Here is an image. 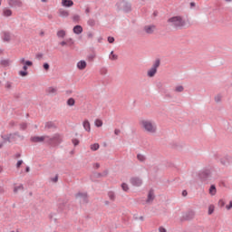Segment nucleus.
<instances>
[{"instance_id":"nucleus-1","label":"nucleus","mask_w":232,"mask_h":232,"mask_svg":"<svg viewBox=\"0 0 232 232\" xmlns=\"http://www.w3.org/2000/svg\"><path fill=\"white\" fill-rule=\"evenodd\" d=\"M140 126L148 134L155 135L158 132V125L153 120L143 119L140 121Z\"/></svg>"},{"instance_id":"nucleus-2","label":"nucleus","mask_w":232,"mask_h":232,"mask_svg":"<svg viewBox=\"0 0 232 232\" xmlns=\"http://www.w3.org/2000/svg\"><path fill=\"white\" fill-rule=\"evenodd\" d=\"M198 178L202 182L216 180V178L213 177V170L211 169H205L199 171Z\"/></svg>"},{"instance_id":"nucleus-3","label":"nucleus","mask_w":232,"mask_h":232,"mask_svg":"<svg viewBox=\"0 0 232 232\" xmlns=\"http://www.w3.org/2000/svg\"><path fill=\"white\" fill-rule=\"evenodd\" d=\"M168 23H170L171 26H174L175 28H182V26H186L187 24L186 20L180 15L169 18Z\"/></svg>"},{"instance_id":"nucleus-4","label":"nucleus","mask_w":232,"mask_h":232,"mask_svg":"<svg viewBox=\"0 0 232 232\" xmlns=\"http://www.w3.org/2000/svg\"><path fill=\"white\" fill-rule=\"evenodd\" d=\"M160 66V60H155L152 66L147 71V76L149 78H154L158 73V69Z\"/></svg>"},{"instance_id":"nucleus-5","label":"nucleus","mask_w":232,"mask_h":232,"mask_svg":"<svg viewBox=\"0 0 232 232\" xmlns=\"http://www.w3.org/2000/svg\"><path fill=\"white\" fill-rule=\"evenodd\" d=\"M47 143L53 146H57L62 142V136L60 134H54L53 136H48Z\"/></svg>"},{"instance_id":"nucleus-6","label":"nucleus","mask_w":232,"mask_h":232,"mask_svg":"<svg viewBox=\"0 0 232 232\" xmlns=\"http://www.w3.org/2000/svg\"><path fill=\"white\" fill-rule=\"evenodd\" d=\"M130 183L132 187L140 188L143 185V179L138 176L131 177L130 179Z\"/></svg>"},{"instance_id":"nucleus-7","label":"nucleus","mask_w":232,"mask_h":232,"mask_svg":"<svg viewBox=\"0 0 232 232\" xmlns=\"http://www.w3.org/2000/svg\"><path fill=\"white\" fill-rule=\"evenodd\" d=\"M219 162L224 167H229L232 165V156L225 155L219 159Z\"/></svg>"},{"instance_id":"nucleus-8","label":"nucleus","mask_w":232,"mask_h":232,"mask_svg":"<svg viewBox=\"0 0 232 232\" xmlns=\"http://www.w3.org/2000/svg\"><path fill=\"white\" fill-rule=\"evenodd\" d=\"M75 198L81 203V204H86L88 203V195L86 192H78L75 195Z\"/></svg>"},{"instance_id":"nucleus-9","label":"nucleus","mask_w":232,"mask_h":232,"mask_svg":"<svg viewBox=\"0 0 232 232\" xmlns=\"http://www.w3.org/2000/svg\"><path fill=\"white\" fill-rule=\"evenodd\" d=\"M20 135L18 132H15L14 134H8V135H3L2 139L4 142H13L15 140L16 138H19Z\"/></svg>"},{"instance_id":"nucleus-10","label":"nucleus","mask_w":232,"mask_h":232,"mask_svg":"<svg viewBox=\"0 0 232 232\" xmlns=\"http://www.w3.org/2000/svg\"><path fill=\"white\" fill-rule=\"evenodd\" d=\"M49 140V136H34L31 138V141L34 143L45 142Z\"/></svg>"},{"instance_id":"nucleus-11","label":"nucleus","mask_w":232,"mask_h":232,"mask_svg":"<svg viewBox=\"0 0 232 232\" xmlns=\"http://www.w3.org/2000/svg\"><path fill=\"white\" fill-rule=\"evenodd\" d=\"M8 5L11 8H22L24 4L22 0H8Z\"/></svg>"},{"instance_id":"nucleus-12","label":"nucleus","mask_w":232,"mask_h":232,"mask_svg":"<svg viewBox=\"0 0 232 232\" xmlns=\"http://www.w3.org/2000/svg\"><path fill=\"white\" fill-rule=\"evenodd\" d=\"M121 5L122 6V10L125 14H129V12H131L132 10L131 4L128 2L122 1L121 2Z\"/></svg>"},{"instance_id":"nucleus-13","label":"nucleus","mask_w":232,"mask_h":232,"mask_svg":"<svg viewBox=\"0 0 232 232\" xmlns=\"http://www.w3.org/2000/svg\"><path fill=\"white\" fill-rule=\"evenodd\" d=\"M143 30H144L145 33H147L149 34H151L154 32H156L157 26L155 24H148V25L144 26Z\"/></svg>"},{"instance_id":"nucleus-14","label":"nucleus","mask_w":232,"mask_h":232,"mask_svg":"<svg viewBox=\"0 0 232 232\" xmlns=\"http://www.w3.org/2000/svg\"><path fill=\"white\" fill-rule=\"evenodd\" d=\"M1 37H2V41H4L5 43H9V41H11V39H12L11 33L6 32V31L2 33Z\"/></svg>"},{"instance_id":"nucleus-15","label":"nucleus","mask_w":232,"mask_h":232,"mask_svg":"<svg viewBox=\"0 0 232 232\" xmlns=\"http://www.w3.org/2000/svg\"><path fill=\"white\" fill-rule=\"evenodd\" d=\"M79 71H84L87 68V62L85 60H81L76 64Z\"/></svg>"},{"instance_id":"nucleus-16","label":"nucleus","mask_w":232,"mask_h":232,"mask_svg":"<svg viewBox=\"0 0 232 232\" xmlns=\"http://www.w3.org/2000/svg\"><path fill=\"white\" fill-rule=\"evenodd\" d=\"M155 199V193L153 189H150L148 193V197L146 199V203L150 204L154 201Z\"/></svg>"},{"instance_id":"nucleus-17","label":"nucleus","mask_w":232,"mask_h":232,"mask_svg":"<svg viewBox=\"0 0 232 232\" xmlns=\"http://www.w3.org/2000/svg\"><path fill=\"white\" fill-rule=\"evenodd\" d=\"M61 5L64 8H72V6L74 5V2L72 0H62Z\"/></svg>"},{"instance_id":"nucleus-18","label":"nucleus","mask_w":232,"mask_h":232,"mask_svg":"<svg viewBox=\"0 0 232 232\" xmlns=\"http://www.w3.org/2000/svg\"><path fill=\"white\" fill-rule=\"evenodd\" d=\"M82 127H83V129H84V130H85L86 132H88V133L91 132L92 127H91V123H90L89 120H84V121H82Z\"/></svg>"},{"instance_id":"nucleus-19","label":"nucleus","mask_w":232,"mask_h":232,"mask_svg":"<svg viewBox=\"0 0 232 232\" xmlns=\"http://www.w3.org/2000/svg\"><path fill=\"white\" fill-rule=\"evenodd\" d=\"M2 15L4 17H11L13 15V11L8 7H5L2 11Z\"/></svg>"},{"instance_id":"nucleus-20","label":"nucleus","mask_w":232,"mask_h":232,"mask_svg":"<svg viewBox=\"0 0 232 232\" xmlns=\"http://www.w3.org/2000/svg\"><path fill=\"white\" fill-rule=\"evenodd\" d=\"M58 15L60 17H68L70 15V12L66 9L60 8L58 10Z\"/></svg>"},{"instance_id":"nucleus-21","label":"nucleus","mask_w":232,"mask_h":232,"mask_svg":"<svg viewBox=\"0 0 232 232\" xmlns=\"http://www.w3.org/2000/svg\"><path fill=\"white\" fill-rule=\"evenodd\" d=\"M28 65L24 64L23 65V71H19L18 74L21 77H26L28 76Z\"/></svg>"},{"instance_id":"nucleus-22","label":"nucleus","mask_w":232,"mask_h":232,"mask_svg":"<svg viewBox=\"0 0 232 232\" xmlns=\"http://www.w3.org/2000/svg\"><path fill=\"white\" fill-rule=\"evenodd\" d=\"M195 217V212L193 210L188 211L184 216L185 220H190L193 219Z\"/></svg>"},{"instance_id":"nucleus-23","label":"nucleus","mask_w":232,"mask_h":232,"mask_svg":"<svg viewBox=\"0 0 232 232\" xmlns=\"http://www.w3.org/2000/svg\"><path fill=\"white\" fill-rule=\"evenodd\" d=\"M72 32H73V34H75L76 35H80L81 34H82L83 28H82V26H81V25H75V26L72 28Z\"/></svg>"},{"instance_id":"nucleus-24","label":"nucleus","mask_w":232,"mask_h":232,"mask_svg":"<svg viewBox=\"0 0 232 232\" xmlns=\"http://www.w3.org/2000/svg\"><path fill=\"white\" fill-rule=\"evenodd\" d=\"M208 193H209V195H210L211 197H214V196L217 195V193H218V188H217L216 185H211V186L209 187Z\"/></svg>"},{"instance_id":"nucleus-25","label":"nucleus","mask_w":232,"mask_h":232,"mask_svg":"<svg viewBox=\"0 0 232 232\" xmlns=\"http://www.w3.org/2000/svg\"><path fill=\"white\" fill-rule=\"evenodd\" d=\"M19 64H23V65H24L25 64V66H33V62H31V61H25V58H20L19 59Z\"/></svg>"},{"instance_id":"nucleus-26","label":"nucleus","mask_w":232,"mask_h":232,"mask_svg":"<svg viewBox=\"0 0 232 232\" xmlns=\"http://www.w3.org/2000/svg\"><path fill=\"white\" fill-rule=\"evenodd\" d=\"M57 88L55 87H49L47 90H46V92L49 94V95H56L57 94Z\"/></svg>"},{"instance_id":"nucleus-27","label":"nucleus","mask_w":232,"mask_h":232,"mask_svg":"<svg viewBox=\"0 0 232 232\" xmlns=\"http://www.w3.org/2000/svg\"><path fill=\"white\" fill-rule=\"evenodd\" d=\"M137 160H138V161H140L141 163H145L146 160H147V157L144 154L138 153L137 154Z\"/></svg>"},{"instance_id":"nucleus-28","label":"nucleus","mask_w":232,"mask_h":232,"mask_svg":"<svg viewBox=\"0 0 232 232\" xmlns=\"http://www.w3.org/2000/svg\"><path fill=\"white\" fill-rule=\"evenodd\" d=\"M56 36H57L59 39H64V37H66V31H64V30H59V31H57Z\"/></svg>"},{"instance_id":"nucleus-29","label":"nucleus","mask_w":232,"mask_h":232,"mask_svg":"<svg viewBox=\"0 0 232 232\" xmlns=\"http://www.w3.org/2000/svg\"><path fill=\"white\" fill-rule=\"evenodd\" d=\"M66 105L68 107H74L75 106V99L73 98H69L67 101H66Z\"/></svg>"},{"instance_id":"nucleus-30","label":"nucleus","mask_w":232,"mask_h":232,"mask_svg":"<svg viewBox=\"0 0 232 232\" xmlns=\"http://www.w3.org/2000/svg\"><path fill=\"white\" fill-rule=\"evenodd\" d=\"M44 128L47 129V130H50V129H55L56 126H55L54 122L48 121V122L45 123Z\"/></svg>"},{"instance_id":"nucleus-31","label":"nucleus","mask_w":232,"mask_h":232,"mask_svg":"<svg viewBox=\"0 0 232 232\" xmlns=\"http://www.w3.org/2000/svg\"><path fill=\"white\" fill-rule=\"evenodd\" d=\"M110 61H117L119 59L118 54H114V51H111L109 54Z\"/></svg>"},{"instance_id":"nucleus-32","label":"nucleus","mask_w":232,"mask_h":232,"mask_svg":"<svg viewBox=\"0 0 232 232\" xmlns=\"http://www.w3.org/2000/svg\"><path fill=\"white\" fill-rule=\"evenodd\" d=\"M215 208H216V207H215V205H213V204H210V205L208 206V216H211V215L214 214Z\"/></svg>"},{"instance_id":"nucleus-33","label":"nucleus","mask_w":232,"mask_h":232,"mask_svg":"<svg viewBox=\"0 0 232 232\" xmlns=\"http://www.w3.org/2000/svg\"><path fill=\"white\" fill-rule=\"evenodd\" d=\"M92 151H97L100 149L99 143H93L90 146Z\"/></svg>"},{"instance_id":"nucleus-34","label":"nucleus","mask_w":232,"mask_h":232,"mask_svg":"<svg viewBox=\"0 0 232 232\" xmlns=\"http://www.w3.org/2000/svg\"><path fill=\"white\" fill-rule=\"evenodd\" d=\"M108 198H109L110 200L115 201L116 195H115V193L113 191H109L108 192Z\"/></svg>"},{"instance_id":"nucleus-35","label":"nucleus","mask_w":232,"mask_h":232,"mask_svg":"<svg viewBox=\"0 0 232 232\" xmlns=\"http://www.w3.org/2000/svg\"><path fill=\"white\" fill-rule=\"evenodd\" d=\"M94 125L97 128H102L103 126V121L100 119L95 120Z\"/></svg>"},{"instance_id":"nucleus-36","label":"nucleus","mask_w":232,"mask_h":232,"mask_svg":"<svg viewBox=\"0 0 232 232\" xmlns=\"http://www.w3.org/2000/svg\"><path fill=\"white\" fill-rule=\"evenodd\" d=\"M0 64H1L2 66H10L11 61H10L9 59L2 60V61L0 62Z\"/></svg>"},{"instance_id":"nucleus-37","label":"nucleus","mask_w":232,"mask_h":232,"mask_svg":"<svg viewBox=\"0 0 232 232\" xmlns=\"http://www.w3.org/2000/svg\"><path fill=\"white\" fill-rule=\"evenodd\" d=\"M175 92H178V93H181L184 92V86L182 85H178L175 87Z\"/></svg>"},{"instance_id":"nucleus-38","label":"nucleus","mask_w":232,"mask_h":232,"mask_svg":"<svg viewBox=\"0 0 232 232\" xmlns=\"http://www.w3.org/2000/svg\"><path fill=\"white\" fill-rule=\"evenodd\" d=\"M121 188L124 192H128L130 190L129 185L125 182L121 183Z\"/></svg>"},{"instance_id":"nucleus-39","label":"nucleus","mask_w":232,"mask_h":232,"mask_svg":"<svg viewBox=\"0 0 232 232\" xmlns=\"http://www.w3.org/2000/svg\"><path fill=\"white\" fill-rule=\"evenodd\" d=\"M222 99H223V96H222V94H217L216 96H215V102H217V103H220L221 102H222Z\"/></svg>"},{"instance_id":"nucleus-40","label":"nucleus","mask_w":232,"mask_h":232,"mask_svg":"<svg viewBox=\"0 0 232 232\" xmlns=\"http://www.w3.org/2000/svg\"><path fill=\"white\" fill-rule=\"evenodd\" d=\"M97 55L95 53H92L87 56L88 61L92 62L94 59H96Z\"/></svg>"},{"instance_id":"nucleus-41","label":"nucleus","mask_w":232,"mask_h":232,"mask_svg":"<svg viewBox=\"0 0 232 232\" xmlns=\"http://www.w3.org/2000/svg\"><path fill=\"white\" fill-rule=\"evenodd\" d=\"M108 73V69L106 67H102L100 69V74L104 76Z\"/></svg>"},{"instance_id":"nucleus-42","label":"nucleus","mask_w":232,"mask_h":232,"mask_svg":"<svg viewBox=\"0 0 232 232\" xmlns=\"http://www.w3.org/2000/svg\"><path fill=\"white\" fill-rule=\"evenodd\" d=\"M72 21H73L74 23H80V21H81V16H80L79 14L73 15V16H72Z\"/></svg>"},{"instance_id":"nucleus-43","label":"nucleus","mask_w":232,"mask_h":232,"mask_svg":"<svg viewBox=\"0 0 232 232\" xmlns=\"http://www.w3.org/2000/svg\"><path fill=\"white\" fill-rule=\"evenodd\" d=\"M23 189H24L23 185H19L14 188V193H17L19 190H23Z\"/></svg>"},{"instance_id":"nucleus-44","label":"nucleus","mask_w":232,"mask_h":232,"mask_svg":"<svg viewBox=\"0 0 232 232\" xmlns=\"http://www.w3.org/2000/svg\"><path fill=\"white\" fill-rule=\"evenodd\" d=\"M21 130H25L27 129V123L22 122L19 125Z\"/></svg>"},{"instance_id":"nucleus-45","label":"nucleus","mask_w":232,"mask_h":232,"mask_svg":"<svg viewBox=\"0 0 232 232\" xmlns=\"http://www.w3.org/2000/svg\"><path fill=\"white\" fill-rule=\"evenodd\" d=\"M218 205L219 208H224L226 206V202L224 199H219Z\"/></svg>"},{"instance_id":"nucleus-46","label":"nucleus","mask_w":232,"mask_h":232,"mask_svg":"<svg viewBox=\"0 0 232 232\" xmlns=\"http://www.w3.org/2000/svg\"><path fill=\"white\" fill-rule=\"evenodd\" d=\"M43 68L44 71L48 72L50 70V64L48 63H44L43 64Z\"/></svg>"},{"instance_id":"nucleus-47","label":"nucleus","mask_w":232,"mask_h":232,"mask_svg":"<svg viewBox=\"0 0 232 232\" xmlns=\"http://www.w3.org/2000/svg\"><path fill=\"white\" fill-rule=\"evenodd\" d=\"M72 143L74 147H77L80 144V140L78 139H72Z\"/></svg>"},{"instance_id":"nucleus-48","label":"nucleus","mask_w":232,"mask_h":232,"mask_svg":"<svg viewBox=\"0 0 232 232\" xmlns=\"http://www.w3.org/2000/svg\"><path fill=\"white\" fill-rule=\"evenodd\" d=\"M66 44H69L70 46L74 44V42H73L72 38L66 39Z\"/></svg>"},{"instance_id":"nucleus-49","label":"nucleus","mask_w":232,"mask_h":232,"mask_svg":"<svg viewBox=\"0 0 232 232\" xmlns=\"http://www.w3.org/2000/svg\"><path fill=\"white\" fill-rule=\"evenodd\" d=\"M58 179H59L58 175H55L53 178H51V179H50V180H51L53 183H57V182H58Z\"/></svg>"},{"instance_id":"nucleus-50","label":"nucleus","mask_w":232,"mask_h":232,"mask_svg":"<svg viewBox=\"0 0 232 232\" xmlns=\"http://www.w3.org/2000/svg\"><path fill=\"white\" fill-rule=\"evenodd\" d=\"M87 24L89 26H94L95 21L93 19H90V20H88Z\"/></svg>"},{"instance_id":"nucleus-51","label":"nucleus","mask_w":232,"mask_h":232,"mask_svg":"<svg viewBox=\"0 0 232 232\" xmlns=\"http://www.w3.org/2000/svg\"><path fill=\"white\" fill-rule=\"evenodd\" d=\"M24 164V160H20L16 162V169H20L21 166Z\"/></svg>"},{"instance_id":"nucleus-52","label":"nucleus","mask_w":232,"mask_h":232,"mask_svg":"<svg viewBox=\"0 0 232 232\" xmlns=\"http://www.w3.org/2000/svg\"><path fill=\"white\" fill-rule=\"evenodd\" d=\"M5 89L11 90L12 89V83L10 82H7L5 85Z\"/></svg>"},{"instance_id":"nucleus-53","label":"nucleus","mask_w":232,"mask_h":232,"mask_svg":"<svg viewBox=\"0 0 232 232\" xmlns=\"http://www.w3.org/2000/svg\"><path fill=\"white\" fill-rule=\"evenodd\" d=\"M121 133V130L120 129H115V130H114V135H115V136H120Z\"/></svg>"},{"instance_id":"nucleus-54","label":"nucleus","mask_w":232,"mask_h":232,"mask_svg":"<svg viewBox=\"0 0 232 232\" xmlns=\"http://www.w3.org/2000/svg\"><path fill=\"white\" fill-rule=\"evenodd\" d=\"M88 39H92L94 37V34L92 32L87 33Z\"/></svg>"},{"instance_id":"nucleus-55","label":"nucleus","mask_w":232,"mask_h":232,"mask_svg":"<svg viewBox=\"0 0 232 232\" xmlns=\"http://www.w3.org/2000/svg\"><path fill=\"white\" fill-rule=\"evenodd\" d=\"M114 41H115L114 37H112V36L108 37V43L112 44V43H114Z\"/></svg>"},{"instance_id":"nucleus-56","label":"nucleus","mask_w":232,"mask_h":232,"mask_svg":"<svg viewBox=\"0 0 232 232\" xmlns=\"http://www.w3.org/2000/svg\"><path fill=\"white\" fill-rule=\"evenodd\" d=\"M227 210H231L232 209V200L229 202L228 205L226 206Z\"/></svg>"},{"instance_id":"nucleus-57","label":"nucleus","mask_w":232,"mask_h":232,"mask_svg":"<svg viewBox=\"0 0 232 232\" xmlns=\"http://www.w3.org/2000/svg\"><path fill=\"white\" fill-rule=\"evenodd\" d=\"M159 232H167V229L164 227H160Z\"/></svg>"},{"instance_id":"nucleus-58","label":"nucleus","mask_w":232,"mask_h":232,"mask_svg":"<svg viewBox=\"0 0 232 232\" xmlns=\"http://www.w3.org/2000/svg\"><path fill=\"white\" fill-rule=\"evenodd\" d=\"M93 168L96 169H100L101 168L100 163H94Z\"/></svg>"},{"instance_id":"nucleus-59","label":"nucleus","mask_w":232,"mask_h":232,"mask_svg":"<svg viewBox=\"0 0 232 232\" xmlns=\"http://www.w3.org/2000/svg\"><path fill=\"white\" fill-rule=\"evenodd\" d=\"M61 46H66L67 45V42L66 41H63L60 43Z\"/></svg>"},{"instance_id":"nucleus-60","label":"nucleus","mask_w":232,"mask_h":232,"mask_svg":"<svg viewBox=\"0 0 232 232\" xmlns=\"http://www.w3.org/2000/svg\"><path fill=\"white\" fill-rule=\"evenodd\" d=\"M42 57H44V54H43V53H38V54H36V58H37V59H42Z\"/></svg>"},{"instance_id":"nucleus-61","label":"nucleus","mask_w":232,"mask_h":232,"mask_svg":"<svg viewBox=\"0 0 232 232\" xmlns=\"http://www.w3.org/2000/svg\"><path fill=\"white\" fill-rule=\"evenodd\" d=\"M189 5H190V8H195V6H196V3L195 2H191Z\"/></svg>"},{"instance_id":"nucleus-62","label":"nucleus","mask_w":232,"mask_h":232,"mask_svg":"<svg viewBox=\"0 0 232 232\" xmlns=\"http://www.w3.org/2000/svg\"><path fill=\"white\" fill-rule=\"evenodd\" d=\"M91 12V8L90 7H86L85 8V14H90Z\"/></svg>"},{"instance_id":"nucleus-63","label":"nucleus","mask_w":232,"mask_h":232,"mask_svg":"<svg viewBox=\"0 0 232 232\" xmlns=\"http://www.w3.org/2000/svg\"><path fill=\"white\" fill-rule=\"evenodd\" d=\"M182 196L183 197H187L188 196V191L187 190H183L182 191Z\"/></svg>"},{"instance_id":"nucleus-64","label":"nucleus","mask_w":232,"mask_h":232,"mask_svg":"<svg viewBox=\"0 0 232 232\" xmlns=\"http://www.w3.org/2000/svg\"><path fill=\"white\" fill-rule=\"evenodd\" d=\"M25 172H26V173H29V172H30V167H26V168H25Z\"/></svg>"}]
</instances>
